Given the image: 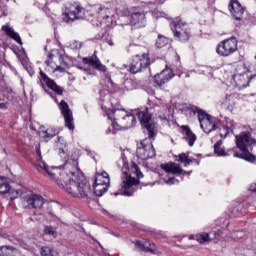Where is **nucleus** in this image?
I'll use <instances>...</instances> for the list:
<instances>
[{"instance_id":"nucleus-1","label":"nucleus","mask_w":256,"mask_h":256,"mask_svg":"<svg viewBox=\"0 0 256 256\" xmlns=\"http://www.w3.org/2000/svg\"><path fill=\"white\" fill-rule=\"evenodd\" d=\"M37 153L39 155L36 160L37 167L44 169L49 177L56 181L59 187L66 190L68 195L81 199H87L89 197V193H91V186L89 185V182H87V178H85L77 166L66 162L63 166V170H61V166L58 168H49L43 159H41L40 149H37Z\"/></svg>"},{"instance_id":"nucleus-2","label":"nucleus","mask_w":256,"mask_h":256,"mask_svg":"<svg viewBox=\"0 0 256 256\" xmlns=\"http://www.w3.org/2000/svg\"><path fill=\"white\" fill-rule=\"evenodd\" d=\"M136 115L142 127L145 129L144 133L148 135V138L141 141L136 150V155L138 159L147 161V159H153V157L156 155L151 139H155V135H157V124L151 120V115L149 114V109L147 108L139 110Z\"/></svg>"},{"instance_id":"nucleus-3","label":"nucleus","mask_w":256,"mask_h":256,"mask_svg":"<svg viewBox=\"0 0 256 256\" xmlns=\"http://www.w3.org/2000/svg\"><path fill=\"white\" fill-rule=\"evenodd\" d=\"M122 177H121V190L115 195H126L127 197H131L133 193H135V188L133 185H137L139 183L138 179H143V172L139 170V166L132 162L131 168L129 169V164L127 163V157L125 154H122ZM135 175L137 178H135Z\"/></svg>"},{"instance_id":"nucleus-4","label":"nucleus","mask_w":256,"mask_h":256,"mask_svg":"<svg viewBox=\"0 0 256 256\" xmlns=\"http://www.w3.org/2000/svg\"><path fill=\"white\" fill-rule=\"evenodd\" d=\"M236 147L234 149V157L238 159H244L248 163L256 161L255 155L249 152V147L256 145L255 138L251 137V132L244 131L235 136Z\"/></svg>"},{"instance_id":"nucleus-5","label":"nucleus","mask_w":256,"mask_h":256,"mask_svg":"<svg viewBox=\"0 0 256 256\" xmlns=\"http://www.w3.org/2000/svg\"><path fill=\"white\" fill-rule=\"evenodd\" d=\"M194 115H197L201 129L204 133H211L217 129V118L207 114L205 111L195 107L191 109Z\"/></svg>"},{"instance_id":"nucleus-6","label":"nucleus","mask_w":256,"mask_h":256,"mask_svg":"<svg viewBox=\"0 0 256 256\" xmlns=\"http://www.w3.org/2000/svg\"><path fill=\"white\" fill-rule=\"evenodd\" d=\"M170 27L174 34V37L185 43L191 39V26L187 24V22H183V20H177L171 22Z\"/></svg>"},{"instance_id":"nucleus-7","label":"nucleus","mask_w":256,"mask_h":256,"mask_svg":"<svg viewBox=\"0 0 256 256\" xmlns=\"http://www.w3.org/2000/svg\"><path fill=\"white\" fill-rule=\"evenodd\" d=\"M111 184V178L109 173L102 171L96 174L95 182L93 185L94 194L96 197H103L104 193L109 191V185Z\"/></svg>"},{"instance_id":"nucleus-8","label":"nucleus","mask_w":256,"mask_h":256,"mask_svg":"<svg viewBox=\"0 0 256 256\" xmlns=\"http://www.w3.org/2000/svg\"><path fill=\"white\" fill-rule=\"evenodd\" d=\"M237 52V38L231 37L221 41L216 48V53L220 57H231Z\"/></svg>"},{"instance_id":"nucleus-9","label":"nucleus","mask_w":256,"mask_h":256,"mask_svg":"<svg viewBox=\"0 0 256 256\" xmlns=\"http://www.w3.org/2000/svg\"><path fill=\"white\" fill-rule=\"evenodd\" d=\"M77 19H85V8L79 5H70L62 13L64 23H73Z\"/></svg>"},{"instance_id":"nucleus-10","label":"nucleus","mask_w":256,"mask_h":256,"mask_svg":"<svg viewBox=\"0 0 256 256\" xmlns=\"http://www.w3.org/2000/svg\"><path fill=\"white\" fill-rule=\"evenodd\" d=\"M151 65V59H149V53L137 54L130 63L129 71L133 75L141 73L142 69H147Z\"/></svg>"},{"instance_id":"nucleus-11","label":"nucleus","mask_w":256,"mask_h":256,"mask_svg":"<svg viewBox=\"0 0 256 256\" xmlns=\"http://www.w3.org/2000/svg\"><path fill=\"white\" fill-rule=\"evenodd\" d=\"M147 13H149L148 6L135 8L130 17L131 25H137V27H145V23H147Z\"/></svg>"},{"instance_id":"nucleus-12","label":"nucleus","mask_w":256,"mask_h":256,"mask_svg":"<svg viewBox=\"0 0 256 256\" xmlns=\"http://www.w3.org/2000/svg\"><path fill=\"white\" fill-rule=\"evenodd\" d=\"M136 119L133 114H126L124 120L120 121V124L117 122H112L111 128L108 129V133H112L115 135L117 131H121L122 129H131V127H135Z\"/></svg>"},{"instance_id":"nucleus-13","label":"nucleus","mask_w":256,"mask_h":256,"mask_svg":"<svg viewBox=\"0 0 256 256\" xmlns=\"http://www.w3.org/2000/svg\"><path fill=\"white\" fill-rule=\"evenodd\" d=\"M240 67L243 69V73H236L233 75L234 87L239 91L249 87V75H247V73H249V69L245 65Z\"/></svg>"},{"instance_id":"nucleus-14","label":"nucleus","mask_w":256,"mask_h":256,"mask_svg":"<svg viewBox=\"0 0 256 256\" xmlns=\"http://www.w3.org/2000/svg\"><path fill=\"white\" fill-rule=\"evenodd\" d=\"M60 111L64 117L65 127H67L70 131L75 129V124L73 123V112L69 108V104L62 100L59 104Z\"/></svg>"},{"instance_id":"nucleus-15","label":"nucleus","mask_w":256,"mask_h":256,"mask_svg":"<svg viewBox=\"0 0 256 256\" xmlns=\"http://www.w3.org/2000/svg\"><path fill=\"white\" fill-rule=\"evenodd\" d=\"M228 8L232 17H234L236 21H241V19H243V13H245V8H243L239 0H231Z\"/></svg>"},{"instance_id":"nucleus-16","label":"nucleus","mask_w":256,"mask_h":256,"mask_svg":"<svg viewBox=\"0 0 256 256\" xmlns=\"http://www.w3.org/2000/svg\"><path fill=\"white\" fill-rule=\"evenodd\" d=\"M96 13L94 14L95 17H97L98 21H102L107 17V14L109 13H115V10H113V5L111 3H108L106 5H96L93 8Z\"/></svg>"},{"instance_id":"nucleus-17","label":"nucleus","mask_w":256,"mask_h":256,"mask_svg":"<svg viewBox=\"0 0 256 256\" xmlns=\"http://www.w3.org/2000/svg\"><path fill=\"white\" fill-rule=\"evenodd\" d=\"M161 169H163V171H165L166 173H170L171 175H191V173H193L192 171H183V169H181V166L174 162L162 164Z\"/></svg>"},{"instance_id":"nucleus-18","label":"nucleus","mask_w":256,"mask_h":256,"mask_svg":"<svg viewBox=\"0 0 256 256\" xmlns=\"http://www.w3.org/2000/svg\"><path fill=\"white\" fill-rule=\"evenodd\" d=\"M40 77L47 85V87L54 91V93H57V95H63V87L57 85V83H55V80L49 78L47 74L43 72V70H40Z\"/></svg>"},{"instance_id":"nucleus-19","label":"nucleus","mask_w":256,"mask_h":256,"mask_svg":"<svg viewBox=\"0 0 256 256\" xmlns=\"http://www.w3.org/2000/svg\"><path fill=\"white\" fill-rule=\"evenodd\" d=\"M83 63H85L86 65H90L94 69H97V71H102L103 73L107 71V67L101 63L95 53L93 56L83 58Z\"/></svg>"},{"instance_id":"nucleus-20","label":"nucleus","mask_w":256,"mask_h":256,"mask_svg":"<svg viewBox=\"0 0 256 256\" xmlns=\"http://www.w3.org/2000/svg\"><path fill=\"white\" fill-rule=\"evenodd\" d=\"M170 79H173V71L171 69H165L154 77L155 83L159 86L165 85Z\"/></svg>"},{"instance_id":"nucleus-21","label":"nucleus","mask_w":256,"mask_h":256,"mask_svg":"<svg viewBox=\"0 0 256 256\" xmlns=\"http://www.w3.org/2000/svg\"><path fill=\"white\" fill-rule=\"evenodd\" d=\"M26 203L32 209H41L45 203V199H43V196L32 194L26 199Z\"/></svg>"},{"instance_id":"nucleus-22","label":"nucleus","mask_w":256,"mask_h":256,"mask_svg":"<svg viewBox=\"0 0 256 256\" xmlns=\"http://www.w3.org/2000/svg\"><path fill=\"white\" fill-rule=\"evenodd\" d=\"M182 133L184 135V139L188 142V145L190 147H193L195 145V141H197V135L191 131V128L189 126L183 125L181 126Z\"/></svg>"},{"instance_id":"nucleus-23","label":"nucleus","mask_w":256,"mask_h":256,"mask_svg":"<svg viewBox=\"0 0 256 256\" xmlns=\"http://www.w3.org/2000/svg\"><path fill=\"white\" fill-rule=\"evenodd\" d=\"M128 113L125 110H114L111 114H108V119L112 120V123H118L121 125V121L127 117Z\"/></svg>"},{"instance_id":"nucleus-24","label":"nucleus","mask_w":256,"mask_h":256,"mask_svg":"<svg viewBox=\"0 0 256 256\" xmlns=\"http://www.w3.org/2000/svg\"><path fill=\"white\" fill-rule=\"evenodd\" d=\"M221 145H223V140L217 141V143L214 145V153L218 155V157H229V155L235 154V149H228L225 152V149L221 148Z\"/></svg>"},{"instance_id":"nucleus-25","label":"nucleus","mask_w":256,"mask_h":256,"mask_svg":"<svg viewBox=\"0 0 256 256\" xmlns=\"http://www.w3.org/2000/svg\"><path fill=\"white\" fill-rule=\"evenodd\" d=\"M235 127H237L235 121L231 120V118H227L226 125H224L222 129H220V137L225 139L227 135H229V133H233V129H235Z\"/></svg>"},{"instance_id":"nucleus-26","label":"nucleus","mask_w":256,"mask_h":256,"mask_svg":"<svg viewBox=\"0 0 256 256\" xmlns=\"http://www.w3.org/2000/svg\"><path fill=\"white\" fill-rule=\"evenodd\" d=\"M2 31H4V33H6L8 37H10V39H13L14 41H16L18 45H23V41H21V36H19V33L15 32V30H13L11 26L9 25L2 26Z\"/></svg>"},{"instance_id":"nucleus-27","label":"nucleus","mask_w":256,"mask_h":256,"mask_svg":"<svg viewBox=\"0 0 256 256\" xmlns=\"http://www.w3.org/2000/svg\"><path fill=\"white\" fill-rule=\"evenodd\" d=\"M102 27H115L117 25V20L115 18V12L106 15V18H103L102 21L99 22Z\"/></svg>"},{"instance_id":"nucleus-28","label":"nucleus","mask_w":256,"mask_h":256,"mask_svg":"<svg viewBox=\"0 0 256 256\" xmlns=\"http://www.w3.org/2000/svg\"><path fill=\"white\" fill-rule=\"evenodd\" d=\"M140 251H144L145 253H155V248L151 245V242L145 241L144 243L141 241H136L135 244Z\"/></svg>"},{"instance_id":"nucleus-29","label":"nucleus","mask_w":256,"mask_h":256,"mask_svg":"<svg viewBox=\"0 0 256 256\" xmlns=\"http://www.w3.org/2000/svg\"><path fill=\"white\" fill-rule=\"evenodd\" d=\"M57 129L55 128H48L45 131H40V137H43L46 141H49V139H53V137L56 136L57 134Z\"/></svg>"},{"instance_id":"nucleus-30","label":"nucleus","mask_w":256,"mask_h":256,"mask_svg":"<svg viewBox=\"0 0 256 256\" xmlns=\"http://www.w3.org/2000/svg\"><path fill=\"white\" fill-rule=\"evenodd\" d=\"M56 147L58 148L60 157H65L66 143L62 137H58L56 141Z\"/></svg>"},{"instance_id":"nucleus-31","label":"nucleus","mask_w":256,"mask_h":256,"mask_svg":"<svg viewBox=\"0 0 256 256\" xmlns=\"http://www.w3.org/2000/svg\"><path fill=\"white\" fill-rule=\"evenodd\" d=\"M195 158H189V156H187V154L182 153L180 155H178V158L176 159V161H180V163H184V167H189L190 163H194L195 160H193Z\"/></svg>"},{"instance_id":"nucleus-32","label":"nucleus","mask_w":256,"mask_h":256,"mask_svg":"<svg viewBox=\"0 0 256 256\" xmlns=\"http://www.w3.org/2000/svg\"><path fill=\"white\" fill-rule=\"evenodd\" d=\"M165 45H169V38L159 34L156 40V47H158V49H162Z\"/></svg>"},{"instance_id":"nucleus-33","label":"nucleus","mask_w":256,"mask_h":256,"mask_svg":"<svg viewBox=\"0 0 256 256\" xmlns=\"http://www.w3.org/2000/svg\"><path fill=\"white\" fill-rule=\"evenodd\" d=\"M198 243H207V241H213L211 233H202L196 236Z\"/></svg>"},{"instance_id":"nucleus-34","label":"nucleus","mask_w":256,"mask_h":256,"mask_svg":"<svg viewBox=\"0 0 256 256\" xmlns=\"http://www.w3.org/2000/svg\"><path fill=\"white\" fill-rule=\"evenodd\" d=\"M44 234L49 235L50 237L57 238V228L53 226L46 225L44 227Z\"/></svg>"},{"instance_id":"nucleus-35","label":"nucleus","mask_w":256,"mask_h":256,"mask_svg":"<svg viewBox=\"0 0 256 256\" xmlns=\"http://www.w3.org/2000/svg\"><path fill=\"white\" fill-rule=\"evenodd\" d=\"M13 247L2 246L0 247V256H13Z\"/></svg>"},{"instance_id":"nucleus-36","label":"nucleus","mask_w":256,"mask_h":256,"mask_svg":"<svg viewBox=\"0 0 256 256\" xmlns=\"http://www.w3.org/2000/svg\"><path fill=\"white\" fill-rule=\"evenodd\" d=\"M81 46H82V45H81V42L75 41V40L70 41V42L67 44L68 49H72L73 51L79 50V49L81 48Z\"/></svg>"},{"instance_id":"nucleus-37","label":"nucleus","mask_w":256,"mask_h":256,"mask_svg":"<svg viewBox=\"0 0 256 256\" xmlns=\"http://www.w3.org/2000/svg\"><path fill=\"white\" fill-rule=\"evenodd\" d=\"M225 229H218L210 232V235L212 236V239H221L224 235Z\"/></svg>"},{"instance_id":"nucleus-38","label":"nucleus","mask_w":256,"mask_h":256,"mask_svg":"<svg viewBox=\"0 0 256 256\" xmlns=\"http://www.w3.org/2000/svg\"><path fill=\"white\" fill-rule=\"evenodd\" d=\"M11 191V186L7 183H1L0 184V193L2 195H5L6 193H9Z\"/></svg>"},{"instance_id":"nucleus-39","label":"nucleus","mask_w":256,"mask_h":256,"mask_svg":"<svg viewBox=\"0 0 256 256\" xmlns=\"http://www.w3.org/2000/svg\"><path fill=\"white\" fill-rule=\"evenodd\" d=\"M40 253L42 256H53V250L47 246L42 247Z\"/></svg>"},{"instance_id":"nucleus-40","label":"nucleus","mask_w":256,"mask_h":256,"mask_svg":"<svg viewBox=\"0 0 256 256\" xmlns=\"http://www.w3.org/2000/svg\"><path fill=\"white\" fill-rule=\"evenodd\" d=\"M249 207H250L249 203L244 202L237 206L236 211H239V209H240V213L243 214V213H245V209H249Z\"/></svg>"},{"instance_id":"nucleus-41","label":"nucleus","mask_w":256,"mask_h":256,"mask_svg":"<svg viewBox=\"0 0 256 256\" xmlns=\"http://www.w3.org/2000/svg\"><path fill=\"white\" fill-rule=\"evenodd\" d=\"M163 181L166 185H175V183H179V180L175 177L164 178Z\"/></svg>"},{"instance_id":"nucleus-42","label":"nucleus","mask_w":256,"mask_h":256,"mask_svg":"<svg viewBox=\"0 0 256 256\" xmlns=\"http://www.w3.org/2000/svg\"><path fill=\"white\" fill-rule=\"evenodd\" d=\"M243 235H245L243 231H235L232 233V239H242Z\"/></svg>"},{"instance_id":"nucleus-43","label":"nucleus","mask_w":256,"mask_h":256,"mask_svg":"<svg viewBox=\"0 0 256 256\" xmlns=\"http://www.w3.org/2000/svg\"><path fill=\"white\" fill-rule=\"evenodd\" d=\"M0 109L2 111H7V109H9V103L5 102V103H0Z\"/></svg>"},{"instance_id":"nucleus-44","label":"nucleus","mask_w":256,"mask_h":256,"mask_svg":"<svg viewBox=\"0 0 256 256\" xmlns=\"http://www.w3.org/2000/svg\"><path fill=\"white\" fill-rule=\"evenodd\" d=\"M45 63L47 64V71H51V69H49V67H53V62L51 60H46Z\"/></svg>"},{"instance_id":"nucleus-45","label":"nucleus","mask_w":256,"mask_h":256,"mask_svg":"<svg viewBox=\"0 0 256 256\" xmlns=\"http://www.w3.org/2000/svg\"><path fill=\"white\" fill-rule=\"evenodd\" d=\"M54 71H59L60 73H65V68L61 67V66H56V68L54 69Z\"/></svg>"},{"instance_id":"nucleus-46","label":"nucleus","mask_w":256,"mask_h":256,"mask_svg":"<svg viewBox=\"0 0 256 256\" xmlns=\"http://www.w3.org/2000/svg\"><path fill=\"white\" fill-rule=\"evenodd\" d=\"M249 191H252V193H256V184H251Z\"/></svg>"},{"instance_id":"nucleus-47","label":"nucleus","mask_w":256,"mask_h":256,"mask_svg":"<svg viewBox=\"0 0 256 256\" xmlns=\"http://www.w3.org/2000/svg\"><path fill=\"white\" fill-rule=\"evenodd\" d=\"M161 121H167V116L165 115H159Z\"/></svg>"},{"instance_id":"nucleus-48","label":"nucleus","mask_w":256,"mask_h":256,"mask_svg":"<svg viewBox=\"0 0 256 256\" xmlns=\"http://www.w3.org/2000/svg\"><path fill=\"white\" fill-rule=\"evenodd\" d=\"M233 99V95L226 96V101H231Z\"/></svg>"},{"instance_id":"nucleus-49","label":"nucleus","mask_w":256,"mask_h":256,"mask_svg":"<svg viewBox=\"0 0 256 256\" xmlns=\"http://www.w3.org/2000/svg\"><path fill=\"white\" fill-rule=\"evenodd\" d=\"M156 17H165V13L159 12V14Z\"/></svg>"},{"instance_id":"nucleus-50","label":"nucleus","mask_w":256,"mask_h":256,"mask_svg":"<svg viewBox=\"0 0 256 256\" xmlns=\"http://www.w3.org/2000/svg\"><path fill=\"white\" fill-rule=\"evenodd\" d=\"M194 163H196V165H199L200 161L197 159H193Z\"/></svg>"},{"instance_id":"nucleus-51","label":"nucleus","mask_w":256,"mask_h":256,"mask_svg":"<svg viewBox=\"0 0 256 256\" xmlns=\"http://www.w3.org/2000/svg\"><path fill=\"white\" fill-rule=\"evenodd\" d=\"M48 57H49V59H52L53 58V54H49Z\"/></svg>"},{"instance_id":"nucleus-52","label":"nucleus","mask_w":256,"mask_h":256,"mask_svg":"<svg viewBox=\"0 0 256 256\" xmlns=\"http://www.w3.org/2000/svg\"><path fill=\"white\" fill-rule=\"evenodd\" d=\"M159 3H165V0H158Z\"/></svg>"},{"instance_id":"nucleus-53","label":"nucleus","mask_w":256,"mask_h":256,"mask_svg":"<svg viewBox=\"0 0 256 256\" xmlns=\"http://www.w3.org/2000/svg\"><path fill=\"white\" fill-rule=\"evenodd\" d=\"M3 179H5V177H3V176H0V180H3Z\"/></svg>"},{"instance_id":"nucleus-54","label":"nucleus","mask_w":256,"mask_h":256,"mask_svg":"<svg viewBox=\"0 0 256 256\" xmlns=\"http://www.w3.org/2000/svg\"><path fill=\"white\" fill-rule=\"evenodd\" d=\"M109 45H113V42H110Z\"/></svg>"}]
</instances>
